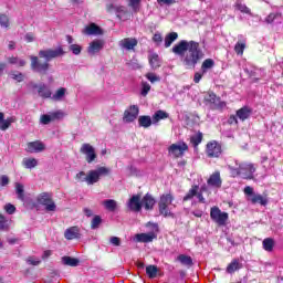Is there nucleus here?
<instances>
[{
  "mask_svg": "<svg viewBox=\"0 0 283 283\" xmlns=\"http://www.w3.org/2000/svg\"><path fill=\"white\" fill-rule=\"evenodd\" d=\"M65 54V51H63V46H59L57 49H46V50H40L39 56L31 55V70L32 72H35L36 74H42L45 76L48 72L50 71V61L52 59H59V56H63Z\"/></svg>",
  "mask_w": 283,
  "mask_h": 283,
  "instance_id": "nucleus-1",
  "label": "nucleus"
},
{
  "mask_svg": "<svg viewBox=\"0 0 283 283\" xmlns=\"http://www.w3.org/2000/svg\"><path fill=\"white\" fill-rule=\"evenodd\" d=\"M205 56L200 43L190 41V49L186 52L182 59V64L186 70H196V65L200 63V60Z\"/></svg>",
  "mask_w": 283,
  "mask_h": 283,
  "instance_id": "nucleus-2",
  "label": "nucleus"
},
{
  "mask_svg": "<svg viewBox=\"0 0 283 283\" xmlns=\"http://www.w3.org/2000/svg\"><path fill=\"white\" fill-rule=\"evenodd\" d=\"M174 200H176V198L171 192L164 193L159 197V216H163V218H175L174 212H171V210L169 209V206L172 205Z\"/></svg>",
  "mask_w": 283,
  "mask_h": 283,
  "instance_id": "nucleus-3",
  "label": "nucleus"
},
{
  "mask_svg": "<svg viewBox=\"0 0 283 283\" xmlns=\"http://www.w3.org/2000/svg\"><path fill=\"white\" fill-rule=\"evenodd\" d=\"M109 168L101 166L95 170H90L84 180L88 186L96 185L101 180V176H109Z\"/></svg>",
  "mask_w": 283,
  "mask_h": 283,
  "instance_id": "nucleus-4",
  "label": "nucleus"
},
{
  "mask_svg": "<svg viewBox=\"0 0 283 283\" xmlns=\"http://www.w3.org/2000/svg\"><path fill=\"white\" fill-rule=\"evenodd\" d=\"M210 218L216 224H218V227H227L229 213L222 212L219 207L214 206L210 209Z\"/></svg>",
  "mask_w": 283,
  "mask_h": 283,
  "instance_id": "nucleus-5",
  "label": "nucleus"
},
{
  "mask_svg": "<svg viewBox=\"0 0 283 283\" xmlns=\"http://www.w3.org/2000/svg\"><path fill=\"white\" fill-rule=\"evenodd\" d=\"M38 205L45 207V211H56V203L52 199V195L49 192H42L36 197Z\"/></svg>",
  "mask_w": 283,
  "mask_h": 283,
  "instance_id": "nucleus-6",
  "label": "nucleus"
},
{
  "mask_svg": "<svg viewBox=\"0 0 283 283\" xmlns=\"http://www.w3.org/2000/svg\"><path fill=\"white\" fill-rule=\"evenodd\" d=\"M206 156L208 158H220L222 156V145L217 140H211L206 145Z\"/></svg>",
  "mask_w": 283,
  "mask_h": 283,
  "instance_id": "nucleus-7",
  "label": "nucleus"
},
{
  "mask_svg": "<svg viewBox=\"0 0 283 283\" xmlns=\"http://www.w3.org/2000/svg\"><path fill=\"white\" fill-rule=\"evenodd\" d=\"M203 101L207 105H213V109H224L227 107V102L220 101V97L211 91L206 94Z\"/></svg>",
  "mask_w": 283,
  "mask_h": 283,
  "instance_id": "nucleus-8",
  "label": "nucleus"
},
{
  "mask_svg": "<svg viewBox=\"0 0 283 283\" xmlns=\"http://www.w3.org/2000/svg\"><path fill=\"white\" fill-rule=\"evenodd\" d=\"M168 151L174 156V158H182V156H185V151H189V146L185 142L172 144L169 146Z\"/></svg>",
  "mask_w": 283,
  "mask_h": 283,
  "instance_id": "nucleus-9",
  "label": "nucleus"
},
{
  "mask_svg": "<svg viewBox=\"0 0 283 283\" xmlns=\"http://www.w3.org/2000/svg\"><path fill=\"white\" fill-rule=\"evenodd\" d=\"M239 168L243 180H253V174H255V166L253 164H240Z\"/></svg>",
  "mask_w": 283,
  "mask_h": 283,
  "instance_id": "nucleus-10",
  "label": "nucleus"
},
{
  "mask_svg": "<svg viewBox=\"0 0 283 283\" xmlns=\"http://www.w3.org/2000/svg\"><path fill=\"white\" fill-rule=\"evenodd\" d=\"M81 154L86 155V163L92 164L94 160H96V149H94V146L91 144H83L82 147L80 148Z\"/></svg>",
  "mask_w": 283,
  "mask_h": 283,
  "instance_id": "nucleus-11",
  "label": "nucleus"
},
{
  "mask_svg": "<svg viewBox=\"0 0 283 283\" xmlns=\"http://www.w3.org/2000/svg\"><path fill=\"white\" fill-rule=\"evenodd\" d=\"M138 114H140V108L136 105L129 106L128 109L124 112L123 120L124 123H134L136 118H138Z\"/></svg>",
  "mask_w": 283,
  "mask_h": 283,
  "instance_id": "nucleus-12",
  "label": "nucleus"
},
{
  "mask_svg": "<svg viewBox=\"0 0 283 283\" xmlns=\"http://www.w3.org/2000/svg\"><path fill=\"white\" fill-rule=\"evenodd\" d=\"M127 207L130 211H135V213L142 211L143 200H140V195H133V197L127 202Z\"/></svg>",
  "mask_w": 283,
  "mask_h": 283,
  "instance_id": "nucleus-13",
  "label": "nucleus"
},
{
  "mask_svg": "<svg viewBox=\"0 0 283 283\" xmlns=\"http://www.w3.org/2000/svg\"><path fill=\"white\" fill-rule=\"evenodd\" d=\"M25 151L28 154H41V151H45V144L41 140L29 142Z\"/></svg>",
  "mask_w": 283,
  "mask_h": 283,
  "instance_id": "nucleus-14",
  "label": "nucleus"
},
{
  "mask_svg": "<svg viewBox=\"0 0 283 283\" xmlns=\"http://www.w3.org/2000/svg\"><path fill=\"white\" fill-rule=\"evenodd\" d=\"M191 41L181 40L178 44L172 48L174 54H178L179 56H185V52L190 50Z\"/></svg>",
  "mask_w": 283,
  "mask_h": 283,
  "instance_id": "nucleus-15",
  "label": "nucleus"
},
{
  "mask_svg": "<svg viewBox=\"0 0 283 283\" xmlns=\"http://www.w3.org/2000/svg\"><path fill=\"white\" fill-rule=\"evenodd\" d=\"M142 207H144L146 211H154V207H156V198H154L151 193L147 192L142 198Z\"/></svg>",
  "mask_w": 283,
  "mask_h": 283,
  "instance_id": "nucleus-16",
  "label": "nucleus"
},
{
  "mask_svg": "<svg viewBox=\"0 0 283 283\" xmlns=\"http://www.w3.org/2000/svg\"><path fill=\"white\" fill-rule=\"evenodd\" d=\"M83 34H86L87 36H101L103 34V29H101L96 23H91L84 28Z\"/></svg>",
  "mask_w": 283,
  "mask_h": 283,
  "instance_id": "nucleus-17",
  "label": "nucleus"
},
{
  "mask_svg": "<svg viewBox=\"0 0 283 283\" xmlns=\"http://www.w3.org/2000/svg\"><path fill=\"white\" fill-rule=\"evenodd\" d=\"M207 185H209V187H217V189L222 187V177H220V170H216L212 175H210L209 179L207 180Z\"/></svg>",
  "mask_w": 283,
  "mask_h": 283,
  "instance_id": "nucleus-18",
  "label": "nucleus"
},
{
  "mask_svg": "<svg viewBox=\"0 0 283 283\" xmlns=\"http://www.w3.org/2000/svg\"><path fill=\"white\" fill-rule=\"evenodd\" d=\"M65 240H80L81 229L78 227H71L64 231Z\"/></svg>",
  "mask_w": 283,
  "mask_h": 283,
  "instance_id": "nucleus-19",
  "label": "nucleus"
},
{
  "mask_svg": "<svg viewBox=\"0 0 283 283\" xmlns=\"http://www.w3.org/2000/svg\"><path fill=\"white\" fill-rule=\"evenodd\" d=\"M105 45V41L103 40H94L90 43V46L87 49L88 54H98V52H101V50H103Z\"/></svg>",
  "mask_w": 283,
  "mask_h": 283,
  "instance_id": "nucleus-20",
  "label": "nucleus"
},
{
  "mask_svg": "<svg viewBox=\"0 0 283 283\" xmlns=\"http://www.w3.org/2000/svg\"><path fill=\"white\" fill-rule=\"evenodd\" d=\"M33 87L38 88V94L41 98H52V91L45 84H34Z\"/></svg>",
  "mask_w": 283,
  "mask_h": 283,
  "instance_id": "nucleus-21",
  "label": "nucleus"
},
{
  "mask_svg": "<svg viewBox=\"0 0 283 283\" xmlns=\"http://www.w3.org/2000/svg\"><path fill=\"white\" fill-rule=\"evenodd\" d=\"M251 114H253V109H251V107L249 106H243L237 111V117L239 118V120H242V123L251 118Z\"/></svg>",
  "mask_w": 283,
  "mask_h": 283,
  "instance_id": "nucleus-22",
  "label": "nucleus"
},
{
  "mask_svg": "<svg viewBox=\"0 0 283 283\" xmlns=\"http://www.w3.org/2000/svg\"><path fill=\"white\" fill-rule=\"evenodd\" d=\"M119 45L124 50H134L138 45V40L136 38H125L119 42Z\"/></svg>",
  "mask_w": 283,
  "mask_h": 283,
  "instance_id": "nucleus-23",
  "label": "nucleus"
},
{
  "mask_svg": "<svg viewBox=\"0 0 283 283\" xmlns=\"http://www.w3.org/2000/svg\"><path fill=\"white\" fill-rule=\"evenodd\" d=\"M156 238H158V237L154 232L136 234L137 242H143L144 244L154 242V240H156Z\"/></svg>",
  "mask_w": 283,
  "mask_h": 283,
  "instance_id": "nucleus-24",
  "label": "nucleus"
},
{
  "mask_svg": "<svg viewBox=\"0 0 283 283\" xmlns=\"http://www.w3.org/2000/svg\"><path fill=\"white\" fill-rule=\"evenodd\" d=\"M251 205H261V207H266L269 205V198L262 195H253L250 199Z\"/></svg>",
  "mask_w": 283,
  "mask_h": 283,
  "instance_id": "nucleus-25",
  "label": "nucleus"
},
{
  "mask_svg": "<svg viewBox=\"0 0 283 283\" xmlns=\"http://www.w3.org/2000/svg\"><path fill=\"white\" fill-rule=\"evenodd\" d=\"M200 189L199 185H193L191 188L188 190L186 196L182 198V202H189V200H193L196 196H198V190Z\"/></svg>",
  "mask_w": 283,
  "mask_h": 283,
  "instance_id": "nucleus-26",
  "label": "nucleus"
},
{
  "mask_svg": "<svg viewBox=\"0 0 283 283\" xmlns=\"http://www.w3.org/2000/svg\"><path fill=\"white\" fill-rule=\"evenodd\" d=\"M154 120H151V116L149 115H142L138 118V125L139 127H144L145 129H147L148 127H151Z\"/></svg>",
  "mask_w": 283,
  "mask_h": 283,
  "instance_id": "nucleus-27",
  "label": "nucleus"
},
{
  "mask_svg": "<svg viewBox=\"0 0 283 283\" xmlns=\"http://www.w3.org/2000/svg\"><path fill=\"white\" fill-rule=\"evenodd\" d=\"M166 118H169V113L159 109L153 115V124L156 125V123H160V120H165Z\"/></svg>",
  "mask_w": 283,
  "mask_h": 283,
  "instance_id": "nucleus-28",
  "label": "nucleus"
},
{
  "mask_svg": "<svg viewBox=\"0 0 283 283\" xmlns=\"http://www.w3.org/2000/svg\"><path fill=\"white\" fill-rule=\"evenodd\" d=\"M262 247L264 251H266L268 253H271L273 252V249H275V240L273 238H265L262 241Z\"/></svg>",
  "mask_w": 283,
  "mask_h": 283,
  "instance_id": "nucleus-29",
  "label": "nucleus"
},
{
  "mask_svg": "<svg viewBox=\"0 0 283 283\" xmlns=\"http://www.w3.org/2000/svg\"><path fill=\"white\" fill-rule=\"evenodd\" d=\"M240 269H242L240 260L233 259L227 266V273L233 274L234 271H240Z\"/></svg>",
  "mask_w": 283,
  "mask_h": 283,
  "instance_id": "nucleus-30",
  "label": "nucleus"
},
{
  "mask_svg": "<svg viewBox=\"0 0 283 283\" xmlns=\"http://www.w3.org/2000/svg\"><path fill=\"white\" fill-rule=\"evenodd\" d=\"M61 260L64 266H78V264L81 263L78 259L72 256H62Z\"/></svg>",
  "mask_w": 283,
  "mask_h": 283,
  "instance_id": "nucleus-31",
  "label": "nucleus"
},
{
  "mask_svg": "<svg viewBox=\"0 0 283 283\" xmlns=\"http://www.w3.org/2000/svg\"><path fill=\"white\" fill-rule=\"evenodd\" d=\"M177 262H180V264H182V266H191L193 264V259H191V256L187 255V254H179L177 256Z\"/></svg>",
  "mask_w": 283,
  "mask_h": 283,
  "instance_id": "nucleus-32",
  "label": "nucleus"
},
{
  "mask_svg": "<svg viewBox=\"0 0 283 283\" xmlns=\"http://www.w3.org/2000/svg\"><path fill=\"white\" fill-rule=\"evenodd\" d=\"M149 65L153 70H158L160 67V57L158 54L154 53L148 57Z\"/></svg>",
  "mask_w": 283,
  "mask_h": 283,
  "instance_id": "nucleus-33",
  "label": "nucleus"
},
{
  "mask_svg": "<svg viewBox=\"0 0 283 283\" xmlns=\"http://www.w3.org/2000/svg\"><path fill=\"white\" fill-rule=\"evenodd\" d=\"M10 65H19V67H25L27 63L25 60H21L18 56H10L7 59Z\"/></svg>",
  "mask_w": 283,
  "mask_h": 283,
  "instance_id": "nucleus-34",
  "label": "nucleus"
},
{
  "mask_svg": "<svg viewBox=\"0 0 283 283\" xmlns=\"http://www.w3.org/2000/svg\"><path fill=\"white\" fill-rule=\"evenodd\" d=\"M115 12L117 13V19H119V21L123 20V17H129V11L125 6L116 7Z\"/></svg>",
  "mask_w": 283,
  "mask_h": 283,
  "instance_id": "nucleus-35",
  "label": "nucleus"
},
{
  "mask_svg": "<svg viewBox=\"0 0 283 283\" xmlns=\"http://www.w3.org/2000/svg\"><path fill=\"white\" fill-rule=\"evenodd\" d=\"M15 118L14 117H8L7 119L3 118L2 122L0 123V129L1 132H6L7 129H10L12 123H14Z\"/></svg>",
  "mask_w": 283,
  "mask_h": 283,
  "instance_id": "nucleus-36",
  "label": "nucleus"
},
{
  "mask_svg": "<svg viewBox=\"0 0 283 283\" xmlns=\"http://www.w3.org/2000/svg\"><path fill=\"white\" fill-rule=\"evenodd\" d=\"M22 165L25 169H34L39 165V161L35 158H24Z\"/></svg>",
  "mask_w": 283,
  "mask_h": 283,
  "instance_id": "nucleus-37",
  "label": "nucleus"
},
{
  "mask_svg": "<svg viewBox=\"0 0 283 283\" xmlns=\"http://www.w3.org/2000/svg\"><path fill=\"white\" fill-rule=\"evenodd\" d=\"M245 49H247V41H238L234 45V52L240 56L244 54Z\"/></svg>",
  "mask_w": 283,
  "mask_h": 283,
  "instance_id": "nucleus-38",
  "label": "nucleus"
},
{
  "mask_svg": "<svg viewBox=\"0 0 283 283\" xmlns=\"http://www.w3.org/2000/svg\"><path fill=\"white\" fill-rule=\"evenodd\" d=\"M178 39V34L176 32H170L165 38V48H171V43Z\"/></svg>",
  "mask_w": 283,
  "mask_h": 283,
  "instance_id": "nucleus-39",
  "label": "nucleus"
},
{
  "mask_svg": "<svg viewBox=\"0 0 283 283\" xmlns=\"http://www.w3.org/2000/svg\"><path fill=\"white\" fill-rule=\"evenodd\" d=\"M146 275H148L150 280H154V277L158 275V266L157 265L146 266Z\"/></svg>",
  "mask_w": 283,
  "mask_h": 283,
  "instance_id": "nucleus-40",
  "label": "nucleus"
},
{
  "mask_svg": "<svg viewBox=\"0 0 283 283\" xmlns=\"http://www.w3.org/2000/svg\"><path fill=\"white\" fill-rule=\"evenodd\" d=\"M103 206L105 207V209H107V211L114 212L116 211L117 203L114 199H106L103 201Z\"/></svg>",
  "mask_w": 283,
  "mask_h": 283,
  "instance_id": "nucleus-41",
  "label": "nucleus"
},
{
  "mask_svg": "<svg viewBox=\"0 0 283 283\" xmlns=\"http://www.w3.org/2000/svg\"><path fill=\"white\" fill-rule=\"evenodd\" d=\"M15 193L19 200H25V189L22 184L15 182Z\"/></svg>",
  "mask_w": 283,
  "mask_h": 283,
  "instance_id": "nucleus-42",
  "label": "nucleus"
},
{
  "mask_svg": "<svg viewBox=\"0 0 283 283\" xmlns=\"http://www.w3.org/2000/svg\"><path fill=\"white\" fill-rule=\"evenodd\" d=\"M66 92H67V88H65V87L57 88L55 94H53L52 99L53 101H63V98L65 97Z\"/></svg>",
  "mask_w": 283,
  "mask_h": 283,
  "instance_id": "nucleus-43",
  "label": "nucleus"
},
{
  "mask_svg": "<svg viewBox=\"0 0 283 283\" xmlns=\"http://www.w3.org/2000/svg\"><path fill=\"white\" fill-rule=\"evenodd\" d=\"M103 224V218L101 216L96 214L91 221V229L96 230Z\"/></svg>",
  "mask_w": 283,
  "mask_h": 283,
  "instance_id": "nucleus-44",
  "label": "nucleus"
},
{
  "mask_svg": "<svg viewBox=\"0 0 283 283\" xmlns=\"http://www.w3.org/2000/svg\"><path fill=\"white\" fill-rule=\"evenodd\" d=\"M190 143L193 145V147H198L200 143H202V133L199 132L197 135H193L190 137Z\"/></svg>",
  "mask_w": 283,
  "mask_h": 283,
  "instance_id": "nucleus-45",
  "label": "nucleus"
},
{
  "mask_svg": "<svg viewBox=\"0 0 283 283\" xmlns=\"http://www.w3.org/2000/svg\"><path fill=\"white\" fill-rule=\"evenodd\" d=\"M235 9L239 10V12H242L243 14H251V9H249V7H247V4L242 2H237Z\"/></svg>",
  "mask_w": 283,
  "mask_h": 283,
  "instance_id": "nucleus-46",
  "label": "nucleus"
},
{
  "mask_svg": "<svg viewBox=\"0 0 283 283\" xmlns=\"http://www.w3.org/2000/svg\"><path fill=\"white\" fill-rule=\"evenodd\" d=\"M11 78H13V81H17L18 83H23V81L25 80V75H23V73L19 71H14L11 72Z\"/></svg>",
  "mask_w": 283,
  "mask_h": 283,
  "instance_id": "nucleus-47",
  "label": "nucleus"
},
{
  "mask_svg": "<svg viewBox=\"0 0 283 283\" xmlns=\"http://www.w3.org/2000/svg\"><path fill=\"white\" fill-rule=\"evenodd\" d=\"M214 65H216V61H213L212 59H206L202 62L201 69L205 72L206 70H211V67H213Z\"/></svg>",
  "mask_w": 283,
  "mask_h": 283,
  "instance_id": "nucleus-48",
  "label": "nucleus"
},
{
  "mask_svg": "<svg viewBox=\"0 0 283 283\" xmlns=\"http://www.w3.org/2000/svg\"><path fill=\"white\" fill-rule=\"evenodd\" d=\"M25 262L29 263L31 266H39V264H41V259L36 256H28Z\"/></svg>",
  "mask_w": 283,
  "mask_h": 283,
  "instance_id": "nucleus-49",
  "label": "nucleus"
},
{
  "mask_svg": "<svg viewBox=\"0 0 283 283\" xmlns=\"http://www.w3.org/2000/svg\"><path fill=\"white\" fill-rule=\"evenodd\" d=\"M69 50L75 54V56H78V54H81V52H83V48L78 44H71L69 46Z\"/></svg>",
  "mask_w": 283,
  "mask_h": 283,
  "instance_id": "nucleus-50",
  "label": "nucleus"
},
{
  "mask_svg": "<svg viewBox=\"0 0 283 283\" xmlns=\"http://www.w3.org/2000/svg\"><path fill=\"white\" fill-rule=\"evenodd\" d=\"M0 25L2 28H10V19L8 15L0 13Z\"/></svg>",
  "mask_w": 283,
  "mask_h": 283,
  "instance_id": "nucleus-51",
  "label": "nucleus"
},
{
  "mask_svg": "<svg viewBox=\"0 0 283 283\" xmlns=\"http://www.w3.org/2000/svg\"><path fill=\"white\" fill-rule=\"evenodd\" d=\"M149 92H151V85H149V83L147 82H143L142 83V96H147V94H149Z\"/></svg>",
  "mask_w": 283,
  "mask_h": 283,
  "instance_id": "nucleus-52",
  "label": "nucleus"
},
{
  "mask_svg": "<svg viewBox=\"0 0 283 283\" xmlns=\"http://www.w3.org/2000/svg\"><path fill=\"white\" fill-rule=\"evenodd\" d=\"M280 17H282V13H270L266 18H265V23H273L275 21V19H280Z\"/></svg>",
  "mask_w": 283,
  "mask_h": 283,
  "instance_id": "nucleus-53",
  "label": "nucleus"
},
{
  "mask_svg": "<svg viewBox=\"0 0 283 283\" xmlns=\"http://www.w3.org/2000/svg\"><path fill=\"white\" fill-rule=\"evenodd\" d=\"M52 122H53L52 115L43 114L40 117V123L42 125H50V123H52Z\"/></svg>",
  "mask_w": 283,
  "mask_h": 283,
  "instance_id": "nucleus-54",
  "label": "nucleus"
},
{
  "mask_svg": "<svg viewBox=\"0 0 283 283\" xmlns=\"http://www.w3.org/2000/svg\"><path fill=\"white\" fill-rule=\"evenodd\" d=\"M0 231H8V220L0 213Z\"/></svg>",
  "mask_w": 283,
  "mask_h": 283,
  "instance_id": "nucleus-55",
  "label": "nucleus"
},
{
  "mask_svg": "<svg viewBox=\"0 0 283 283\" xmlns=\"http://www.w3.org/2000/svg\"><path fill=\"white\" fill-rule=\"evenodd\" d=\"M146 78L151 83H160V76L156 75L155 73H147Z\"/></svg>",
  "mask_w": 283,
  "mask_h": 283,
  "instance_id": "nucleus-56",
  "label": "nucleus"
},
{
  "mask_svg": "<svg viewBox=\"0 0 283 283\" xmlns=\"http://www.w3.org/2000/svg\"><path fill=\"white\" fill-rule=\"evenodd\" d=\"M128 7L136 12L140 8V0H128Z\"/></svg>",
  "mask_w": 283,
  "mask_h": 283,
  "instance_id": "nucleus-57",
  "label": "nucleus"
},
{
  "mask_svg": "<svg viewBox=\"0 0 283 283\" xmlns=\"http://www.w3.org/2000/svg\"><path fill=\"white\" fill-rule=\"evenodd\" d=\"M63 116H65L63 111H56V112L51 113L52 120H61V118H63Z\"/></svg>",
  "mask_w": 283,
  "mask_h": 283,
  "instance_id": "nucleus-58",
  "label": "nucleus"
},
{
  "mask_svg": "<svg viewBox=\"0 0 283 283\" xmlns=\"http://www.w3.org/2000/svg\"><path fill=\"white\" fill-rule=\"evenodd\" d=\"M4 211H7L9 213V216H12V213H14V211H17V207H14V205H12V203H7L4 206Z\"/></svg>",
  "mask_w": 283,
  "mask_h": 283,
  "instance_id": "nucleus-59",
  "label": "nucleus"
},
{
  "mask_svg": "<svg viewBox=\"0 0 283 283\" xmlns=\"http://www.w3.org/2000/svg\"><path fill=\"white\" fill-rule=\"evenodd\" d=\"M0 185L7 187V185H10V178L7 175L0 176Z\"/></svg>",
  "mask_w": 283,
  "mask_h": 283,
  "instance_id": "nucleus-60",
  "label": "nucleus"
},
{
  "mask_svg": "<svg viewBox=\"0 0 283 283\" xmlns=\"http://www.w3.org/2000/svg\"><path fill=\"white\" fill-rule=\"evenodd\" d=\"M230 174L232 178H238V176H242L240 171V166L238 168H230Z\"/></svg>",
  "mask_w": 283,
  "mask_h": 283,
  "instance_id": "nucleus-61",
  "label": "nucleus"
},
{
  "mask_svg": "<svg viewBox=\"0 0 283 283\" xmlns=\"http://www.w3.org/2000/svg\"><path fill=\"white\" fill-rule=\"evenodd\" d=\"M85 171H80L75 175V180H77L78 182H85Z\"/></svg>",
  "mask_w": 283,
  "mask_h": 283,
  "instance_id": "nucleus-62",
  "label": "nucleus"
},
{
  "mask_svg": "<svg viewBox=\"0 0 283 283\" xmlns=\"http://www.w3.org/2000/svg\"><path fill=\"white\" fill-rule=\"evenodd\" d=\"M154 43H157V45H160L163 43V35L160 33H155L153 36Z\"/></svg>",
  "mask_w": 283,
  "mask_h": 283,
  "instance_id": "nucleus-63",
  "label": "nucleus"
},
{
  "mask_svg": "<svg viewBox=\"0 0 283 283\" xmlns=\"http://www.w3.org/2000/svg\"><path fill=\"white\" fill-rule=\"evenodd\" d=\"M111 244H113L114 247H120V238L118 237H112L109 239Z\"/></svg>",
  "mask_w": 283,
  "mask_h": 283,
  "instance_id": "nucleus-64",
  "label": "nucleus"
}]
</instances>
